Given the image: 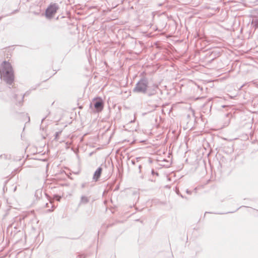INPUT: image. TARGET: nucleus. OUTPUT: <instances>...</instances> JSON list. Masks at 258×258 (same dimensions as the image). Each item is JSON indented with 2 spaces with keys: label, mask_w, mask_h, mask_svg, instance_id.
<instances>
[{
  "label": "nucleus",
  "mask_w": 258,
  "mask_h": 258,
  "mask_svg": "<svg viewBox=\"0 0 258 258\" xmlns=\"http://www.w3.org/2000/svg\"><path fill=\"white\" fill-rule=\"evenodd\" d=\"M2 64H5V65L10 64V63L9 62H8V61H3V62L2 63Z\"/></svg>",
  "instance_id": "nucleus-15"
},
{
  "label": "nucleus",
  "mask_w": 258,
  "mask_h": 258,
  "mask_svg": "<svg viewBox=\"0 0 258 258\" xmlns=\"http://www.w3.org/2000/svg\"><path fill=\"white\" fill-rule=\"evenodd\" d=\"M61 133V131L56 132L54 134V140L55 141H58L59 139V137Z\"/></svg>",
  "instance_id": "nucleus-9"
},
{
  "label": "nucleus",
  "mask_w": 258,
  "mask_h": 258,
  "mask_svg": "<svg viewBox=\"0 0 258 258\" xmlns=\"http://www.w3.org/2000/svg\"><path fill=\"white\" fill-rule=\"evenodd\" d=\"M200 89H201V90H203L202 87V88H200Z\"/></svg>",
  "instance_id": "nucleus-25"
},
{
  "label": "nucleus",
  "mask_w": 258,
  "mask_h": 258,
  "mask_svg": "<svg viewBox=\"0 0 258 258\" xmlns=\"http://www.w3.org/2000/svg\"><path fill=\"white\" fill-rule=\"evenodd\" d=\"M148 80L146 77H142L136 84L133 90V92L145 94L148 87Z\"/></svg>",
  "instance_id": "nucleus-2"
},
{
  "label": "nucleus",
  "mask_w": 258,
  "mask_h": 258,
  "mask_svg": "<svg viewBox=\"0 0 258 258\" xmlns=\"http://www.w3.org/2000/svg\"><path fill=\"white\" fill-rule=\"evenodd\" d=\"M104 102L101 97L95 98L90 104V108L94 112H99L102 110Z\"/></svg>",
  "instance_id": "nucleus-3"
},
{
  "label": "nucleus",
  "mask_w": 258,
  "mask_h": 258,
  "mask_svg": "<svg viewBox=\"0 0 258 258\" xmlns=\"http://www.w3.org/2000/svg\"><path fill=\"white\" fill-rule=\"evenodd\" d=\"M89 202V198L85 196H82L79 203V205L86 204Z\"/></svg>",
  "instance_id": "nucleus-7"
},
{
  "label": "nucleus",
  "mask_w": 258,
  "mask_h": 258,
  "mask_svg": "<svg viewBox=\"0 0 258 258\" xmlns=\"http://www.w3.org/2000/svg\"><path fill=\"white\" fill-rule=\"evenodd\" d=\"M253 23L254 24L255 26L256 27H258V19L256 20L253 22Z\"/></svg>",
  "instance_id": "nucleus-13"
},
{
  "label": "nucleus",
  "mask_w": 258,
  "mask_h": 258,
  "mask_svg": "<svg viewBox=\"0 0 258 258\" xmlns=\"http://www.w3.org/2000/svg\"><path fill=\"white\" fill-rule=\"evenodd\" d=\"M60 69H58V68H52V70H49L47 73L48 74V76H49V78L51 77L52 76H53L57 72V71H58Z\"/></svg>",
  "instance_id": "nucleus-8"
},
{
  "label": "nucleus",
  "mask_w": 258,
  "mask_h": 258,
  "mask_svg": "<svg viewBox=\"0 0 258 258\" xmlns=\"http://www.w3.org/2000/svg\"><path fill=\"white\" fill-rule=\"evenodd\" d=\"M186 194H188V195H191V193H192V191H191V190H189V189H187L186 190Z\"/></svg>",
  "instance_id": "nucleus-14"
},
{
  "label": "nucleus",
  "mask_w": 258,
  "mask_h": 258,
  "mask_svg": "<svg viewBox=\"0 0 258 258\" xmlns=\"http://www.w3.org/2000/svg\"><path fill=\"white\" fill-rule=\"evenodd\" d=\"M60 199H61V197H59V199H58V200L59 201Z\"/></svg>",
  "instance_id": "nucleus-23"
},
{
  "label": "nucleus",
  "mask_w": 258,
  "mask_h": 258,
  "mask_svg": "<svg viewBox=\"0 0 258 258\" xmlns=\"http://www.w3.org/2000/svg\"><path fill=\"white\" fill-rule=\"evenodd\" d=\"M55 197H58V195H55Z\"/></svg>",
  "instance_id": "nucleus-24"
},
{
  "label": "nucleus",
  "mask_w": 258,
  "mask_h": 258,
  "mask_svg": "<svg viewBox=\"0 0 258 258\" xmlns=\"http://www.w3.org/2000/svg\"><path fill=\"white\" fill-rule=\"evenodd\" d=\"M151 173L153 175H155L156 176L159 175V173L157 171H155L154 169L152 170Z\"/></svg>",
  "instance_id": "nucleus-11"
},
{
  "label": "nucleus",
  "mask_w": 258,
  "mask_h": 258,
  "mask_svg": "<svg viewBox=\"0 0 258 258\" xmlns=\"http://www.w3.org/2000/svg\"><path fill=\"white\" fill-rule=\"evenodd\" d=\"M30 93V91H27L23 95H21L20 96V99H18V95L17 94H14L13 96V99L14 101H16V105L18 106H21L22 104V103L24 101V98L25 96H28Z\"/></svg>",
  "instance_id": "nucleus-5"
},
{
  "label": "nucleus",
  "mask_w": 258,
  "mask_h": 258,
  "mask_svg": "<svg viewBox=\"0 0 258 258\" xmlns=\"http://www.w3.org/2000/svg\"><path fill=\"white\" fill-rule=\"evenodd\" d=\"M153 94V93H149L148 96H150L152 95Z\"/></svg>",
  "instance_id": "nucleus-19"
},
{
  "label": "nucleus",
  "mask_w": 258,
  "mask_h": 258,
  "mask_svg": "<svg viewBox=\"0 0 258 258\" xmlns=\"http://www.w3.org/2000/svg\"><path fill=\"white\" fill-rule=\"evenodd\" d=\"M132 163L133 164L135 165L136 163V161L135 160H132Z\"/></svg>",
  "instance_id": "nucleus-17"
},
{
  "label": "nucleus",
  "mask_w": 258,
  "mask_h": 258,
  "mask_svg": "<svg viewBox=\"0 0 258 258\" xmlns=\"http://www.w3.org/2000/svg\"><path fill=\"white\" fill-rule=\"evenodd\" d=\"M39 191V190H37L36 192V195H37V192Z\"/></svg>",
  "instance_id": "nucleus-22"
},
{
  "label": "nucleus",
  "mask_w": 258,
  "mask_h": 258,
  "mask_svg": "<svg viewBox=\"0 0 258 258\" xmlns=\"http://www.w3.org/2000/svg\"><path fill=\"white\" fill-rule=\"evenodd\" d=\"M176 194L179 196L180 197H181L182 199H185L186 200H188V199L186 197H184L179 191H176Z\"/></svg>",
  "instance_id": "nucleus-10"
},
{
  "label": "nucleus",
  "mask_w": 258,
  "mask_h": 258,
  "mask_svg": "<svg viewBox=\"0 0 258 258\" xmlns=\"http://www.w3.org/2000/svg\"><path fill=\"white\" fill-rule=\"evenodd\" d=\"M0 77L7 84H13L15 75L12 66H0Z\"/></svg>",
  "instance_id": "nucleus-1"
},
{
  "label": "nucleus",
  "mask_w": 258,
  "mask_h": 258,
  "mask_svg": "<svg viewBox=\"0 0 258 258\" xmlns=\"http://www.w3.org/2000/svg\"><path fill=\"white\" fill-rule=\"evenodd\" d=\"M47 117V116H45L44 117H43L42 120H41V123H42L44 120L45 119H46V118Z\"/></svg>",
  "instance_id": "nucleus-16"
},
{
  "label": "nucleus",
  "mask_w": 258,
  "mask_h": 258,
  "mask_svg": "<svg viewBox=\"0 0 258 258\" xmlns=\"http://www.w3.org/2000/svg\"><path fill=\"white\" fill-rule=\"evenodd\" d=\"M244 86V85H242L241 86H240V89H241V88H242V87Z\"/></svg>",
  "instance_id": "nucleus-20"
},
{
  "label": "nucleus",
  "mask_w": 258,
  "mask_h": 258,
  "mask_svg": "<svg viewBox=\"0 0 258 258\" xmlns=\"http://www.w3.org/2000/svg\"><path fill=\"white\" fill-rule=\"evenodd\" d=\"M141 168H142V165H140L139 166V170H140V171H141Z\"/></svg>",
  "instance_id": "nucleus-18"
},
{
  "label": "nucleus",
  "mask_w": 258,
  "mask_h": 258,
  "mask_svg": "<svg viewBox=\"0 0 258 258\" xmlns=\"http://www.w3.org/2000/svg\"><path fill=\"white\" fill-rule=\"evenodd\" d=\"M152 181H155V180L151 179Z\"/></svg>",
  "instance_id": "nucleus-21"
},
{
  "label": "nucleus",
  "mask_w": 258,
  "mask_h": 258,
  "mask_svg": "<svg viewBox=\"0 0 258 258\" xmlns=\"http://www.w3.org/2000/svg\"><path fill=\"white\" fill-rule=\"evenodd\" d=\"M58 5L56 3H51L46 9L45 11V17L50 19L53 17L57 11L58 10Z\"/></svg>",
  "instance_id": "nucleus-4"
},
{
  "label": "nucleus",
  "mask_w": 258,
  "mask_h": 258,
  "mask_svg": "<svg viewBox=\"0 0 258 258\" xmlns=\"http://www.w3.org/2000/svg\"><path fill=\"white\" fill-rule=\"evenodd\" d=\"M87 184H88V183H86V182H85V183H83L81 184V187H82V188H85V187L86 186V185H87Z\"/></svg>",
  "instance_id": "nucleus-12"
},
{
  "label": "nucleus",
  "mask_w": 258,
  "mask_h": 258,
  "mask_svg": "<svg viewBox=\"0 0 258 258\" xmlns=\"http://www.w3.org/2000/svg\"><path fill=\"white\" fill-rule=\"evenodd\" d=\"M257 211H258V210H256Z\"/></svg>",
  "instance_id": "nucleus-26"
},
{
  "label": "nucleus",
  "mask_w": 258,
  "mask_h": 258,
  "mask_svg": "<svg viewBox=\"0 0 258 258\" xmlns=\"http://www.w3.org/2000/svg\"><path fill=\"white\" fill-rule=\"evenodd\" d=\"M102 168L101 166H100L94 172L93 176V179L95 181H97L99 179L102 172Z\"/></svg>",
  "instance_id": "nucleus-6"
}]
</instances>
